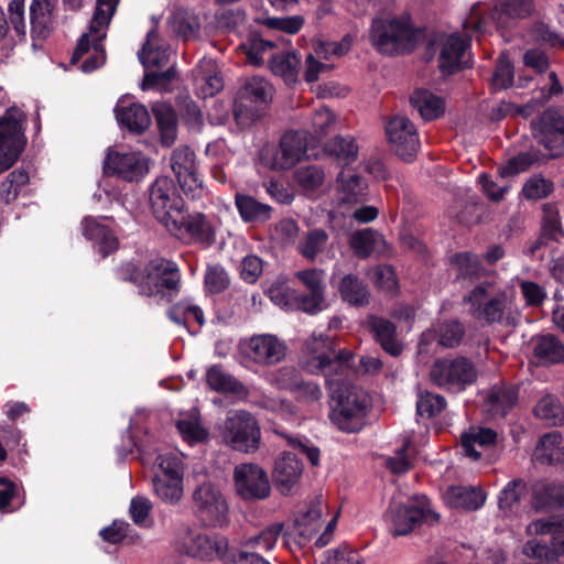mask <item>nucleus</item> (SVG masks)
Returning <instances> with one entry per match:
<instances>
[{
  "label": "nucleus",
  "mask_w": 564,
  "mask_h": 564,
  "mask_svg": "<svg viewBox=\"0 0 564 564\" xmlns=\"http://www.w3.org/2000/svg\"><path fill=\"white\" fill-rule=\"evenodd\" d=\"M305 369L312 375H323L332 400L330 421L347 433L359 432L365 425L368 406L367 394L344 378L346 361L351 354L336 349L330 337L314 333L305 343Z\"/></svg>",
  "instance_id": "f257e3e1"
},
{
  "label": "nucleus",
  "mask_w": 564,
  "mask_h": 564,
  "mask_svg": "<svg viewBox=\"0 0 564 564\" xmlns=\"http://www.w3.org/2000/svg\"><path fill=\"white\" fill-rule=\"evenodd\" d=\"M263 143L260 150L261 163L274 171L289 170L302 159H318L317 150L337 166H348L357 160L356 143Z\"/></svg>",
  "instance_id": "f03ea898"
},
{
  "label": "nucleus",
  "mask_w": 564,
  "mask_h": 564,
  "mask_svg": "<svg viewBox=\"0 0 564 564\" xmlns=\"http://www.w3.org/2000/svg\"><path fill=\"white\" fill-rule=\"evenodd\" d=\"M323 498H314L290 522H273L263 528L247 542L249 546L272 550L281 536L283 545L291 551L304 546L319 530L323 514Z\"/></svg>",
  "instance_id": "7ed1b4c3"
},
{
  "label": "nucleus",
  "mask_w": 564,
  "mask_h": 564,
  "mask_svg": "<svg viewBox=\"0 0 564 564\" xmlns=\"http://www.w3.org/2000/svg\"><path fill=\"white\" fill-rule=\"evenodd\" d=\"M462 301L468 307V314L480 323L488 325L516 324L511 312V297L494 281H482L476 284L463 296Z\"/></svg>",
  "instance_id": "20e7f679"
},
{
  "label": "nucleus",
  "mask_w": 564,
  "mask_h": 564,
  "mask_svg": "<svg viewBox=\"0 0 564 564\" xmlns=\"http://www.w3.org/2000/svg\"><path fill=\"white\" fill-rule=\"evenodd\" d=\"M118 2L119 0H97L96 2L88 32L82 34L70 58V63L76 64L91 51V55L80 66L84 73H91L105 64L106 53L102 41L106 39Z\"/></svg>",
  "instance_id": "39448f33"
},
{
  "label": "nucleus",
  "mask_w": 564,
  "mask_h": 564,
  "mask_svg": "<svg viewBox=\"0 0 564 564\" xmlns=\"http://www.w3.org/2000/svg\"><path fill=\"white\" fill-rule=\"evenodd\" d=\"M420 31L414 28L409 13L376 18L372 20L370 41L382 54L395 55L409 53L420 40Z\"/></svg>",
  "instance_id": "423d86ee"
},
{
  "label": "nucleus",
  "mask_w": 564,
  "mask_h": 564,
  "mask_svg": "<svg viewBox=\"0 0 564 564\" xmlns=\"http://www.w3.org/2000/svg\"><path fill=\"white\" fill-rule=\"evenodd\" d=\"M387 518L393 536L408 535L422 523L432 525L440 521V514L431 508L424 495H415L405 503H392Z\"/></svg>",
  "instance_id": "0eeeda50"
},
{
  "label": "nucleus",
  "mask_w": 564,
  "mask_h": 564,
  "mask_svg": "<svg viewBox=\"0 0 564 564\" xmlns=\"http://www.w3.org/2000/svg\"><path fill=\"white\" fill-rule=\"evenodd\" d=\"M221 442L234 451L254 453L261 443L257 419L246 410L229 411L220 429Z\"/></svg>",
  "instance_id": "6e6552de"
},
{
  "label": "nucleus",
  "mask_w": 564,
  "mask_h": 564,
  "mask_svg": "<svg viewBox=\"0 0 564 564\" xmlns=\"http://www.w3.org/2000/svg\"><path fill=\"white\" fill-rule=\"evenodd\" d=\"M430 380L449 392H462L477 380L476 365L467 357L438 358L430 369Z\"/></svg>",
  "instance_id": "1a4fd4ad"
},
{
  "label": "nucleus",
  "mask_w": 564,
  "mask_h": 564,
  "mask_svg": "<svg viewBox=\"0 0 564 564\" xmlns=\"http://www.w3.org/2000/svg\"><path fill=\"white\" fill-rule=\"evenodd\" d=\"M192 510L200 523L223 528L229 523V506L220 488L210 481L198 485L192 492Z\"/></svg>",
  "instance_id": "9d476101"
},
{
  "label": "nucleus",
  "mask_w": 564,
  "mask_h": 564,
  "mask_svg": "<svg viewBox=\"0 0 564 564\" xmlns=\"http://www.w3.org/2000/svg\"><path fill=\"white\" fill-rule=\"evenodd\" d=\"M530 534L550 535V540L528 541L523 553L530 557L551 560L554 554H564V514L557 513L532 521L528 528Z\"/></svg>",
  "instance_id": "9b49d317"
},
{
  "label": "nucleus",
  "mask_w": 564,
  "mask_h": 564,
  "mask_svg": "<svg viewBox=\"0 0 564 564\" xmlns=\"http://www.w3.org/2000/svg\"><path fill=\"white\" fill-rule=\"evenodd\" d=\"M170 167L186 197L199 199L205 195L204 178L198 169L196 154L189 145L182 144L172 151Z\"/></svg>",
  "instance_id": "f8f14e48"
},
{
  "label": "nucleus",
  "mask_w": 564,
  "mask_h": 564,
  "mask_svg": "<svg viewBox=\"0 0 564 564\" xmlns=\"http://www.w3.org/2000/svg\"><path fill=\"white\" fill-rule=\"evenodd\" d=\"M272 96L271 85L262 77L248 79L239 89L235 102V118L241 128L248 127L256 118L259 106L267 105Z\"/></svg>",
  "instance_id": "ddd939ff"
},
{
  "label": "nucleus",
  "mask_w": 564,
  "mask_h": 564,
  "mask_svg": "<svg viewBox=\"0 0 564 564\" xmlns=\"http://www.w3.org/2000/svg\"><path fill=\"white\" fill-rule=\"evenodd\" d=\"M175 218L166 230L188 242L212 246L215 242V228L208 217L202 213H188L185 207L175 213Z\"/></svg>",
  "instance_id": "4468645a"
},
{
  "label": "nucleus",
  "mask_w": 564,
  "mask_h": 564,
  "mask_svg": "<svg viewBox=\"0 0 564 564\" xmlns=\"http://www.w3.org/2000/svg\"><path fill=\"white\" fill-rule=\"evenodd\" d=\"M239 348L245 358L262 367H271L281 362L288 351L286 344L272 334L252 335L241 340Z\"/></svg>",
  "instance_id": "2eb2a0df"
},
{
  "label": "nucleus",
  "mask_w": 564,
  "mask_h": 564,
  "mask_svg": "<svg viewBox=\"0 0 564 564\" xmlns=\"http://www.w3.org/2000/svg\"><path fill=\"white\" fill-rule=\"evenodd\" d=\"M149 200L155 219L165 228L175 218V213L185 207L176 193L174 182L169 176L158 177L149 188Z\"/></svg>",
  "instance_id": "dca6fc26"
},
{
  "label": "nucleus",
  "mask_w": 564,
  "mask_h": 564,
  "mask_svg": "<svg viewBox=\"0 0 564 564\" xmlns=\"http://www.w3.org/2000/svg\"><path fill=\"white\" fill-rule=\"evenodd\" d=\"M234 482L237 494L243 500H263L271 492L268 474L258 464L237 465L234 469Z\"/></svg>",
  "instance_id": "f3484780"
},
{
  "label": "nucleus",
  "mask_w": 564,
  "mask_h": 564,
  "mask_svg": "<svg viewBox=\"0 0 564 564\" xmlns=\"http://www.w3.org/2000/svg\"><path fill=\"white\" fill-rule=\"evenodd\" d=\"M181 275L175 263L156 260L148 263L147 284L141 288V295L158 294L173 296L178 292Z\"/></svg>",
  "instance_id": "a211bd4d"
},
{
  "label": "nucleus",
  "mask_w": 564,
  "mask_h": 564,
  "mask_svg": "<svg viewBox=\"0 0 564 564\" xmlns=\"http://www.w3.org/2000/svg\"><path fill=\"white\" fill-rule=\"evenodd\" d=\"M105 171L128 182L142 180L150 171V159L141 152H117L109 150Z\"/></svg>",
  "instance_id": "6ab92c4d"
},
{
  "label": "nucleus",
  "mask_w": 564,
  "mask_h": 564,
  "mask_svg": "<svg viewBox=\"0 0 564 564\" xmlns=\"http://www.w3.org/2000/svg\"><path fill=\"white\" fill-rule=\"evenodd\" d=\"M294 276L302 283L307 294L295 296V304L299 310L307 314H317L325 306V272L322 269L312 268L300 270Z\"/></svg>",
  "instance_id": "aec40b11"
},
{
  "label": "nucleus",
  "mask_w": 564,
  "mask_h": 564,
  "mask_svg": "<svg viewBox=\"0 0 564 564\" xmlns=\"http://www.w3.org/2000/svg\"><path fill=\"white\" fill-rule=\"evenodd\" d=\"M564 152V143H538L531 147L529 151L521 152L510 158L498 170L501 177H512L525 172L531 165L545 163L551 159L561 156Z\"/></svg>",
  "instance_id": "412c9836"
},
{
  "label": "nucleus",
  "mask_w": 564,
  "mask_h": 564,
  "mask_svg": "<svg viewBox=\"0 0 564 564\" xmlns=\"http://www.w3.org/2000/svg\"><path fill=\"white\" fill-rule=\"evenodd\" d=\"M529 348L531 359L536 366L564 364V343L554 334L534 335L529 341Z\"/></svg>",
  "instance_id": "4be33fe9"
},
{
  "label": "nucleus",
  "mask_w": 564,
  "mask_h": 564,
  "mask_svg": "<svg viewBox=\"0 0 564 564\" xmlns=\"http://www.w3.org/2000/svg\"><path fill=\"white\" fill-rule=\"evenodd\" d=\"M469 39L456 33L442 37L440 42V68L443 73L453 74L467 66Z\"/></svg>",
  "instance_id": "5701e85b"
},
{
  "label": "nucleus",
  "mask_w": 564,
  "mask_h": 564,
  "mask_svg": "<svg viewBox=\"0 0 564 564\" xmlns=\"http://www.w3.org/2000/svg\"><path fill=\"white\" fill-rule=\"evenodd\" d=\"M229 543L223 535L195 534L186 543V552L193 557L205 561L220 560L224 563L228 557Z\"/></svg>",
  "instance_id": "b1692460"
},
{
  "label": "nucleus",
  "mask_w": 564,
  "mask_h": 564,
  "mask_svg": "<svg viewBox=\"0 0 564 564\" xmlns=\"http://www.w3.org/2000/svg\"><path fill=\"white\" fill-rule=\"evenodd\" d=\"M115 116L118 123L132 134L143 133L151 123L147 107L124 97L118 100L115 107Z\"/></svg>",
  "instance_id": "393cba45"
},
{
  "label": "nucleus",
  "mask_w": 564,
  "mask_h": 564,
  "mask_svg": "<svg viewBox=\"0 0 564 564\" xmlns=\"http://www.w3.org/2000/svg\"><path fill=\"white\" fill-rule=\"evenodd\" d=\"M303 474V464L296 454L283 452L275 459L273 467V480L283 495H289L299 482Z\"/></svg>",
  "instance_id": "a878e982"
},
{
  "label": "nucleus",
  "mask_w": 564,
  "mask_h": 564,
  "mask_svg": "<svg viewBox=\"0 0 564 564\" xmlns=\"http://www.w3.org/2000/svg\"><path fill=\"white\" fill-rule=\"evenodd\" d=\"M338 293L341 301L352 307H366L371 302L369 285L359 275L345 274L338 283Z\"/></svg>",
  "instance_id": "bb28decb"
},
{
  "label": "nucleus",
  "mask_w": 564,
  "mask_h": 564,
  "mask_svg": "<svg viewBox=\"0 0 564 564\" xmlns=\"http://www.w3.org/2000/svg\"><path fill=\"white\" fill-rule=\"evenodd\" d=\"M138 56L147 69L161 68L169 63V46L155 28L148 32L147 40L141 51H139Z\"/></svg>",
  "instance_id": "cd10ccee"
},
{
  "label": "nucleus",
  "mask_w": 564,
  "mask_h": 564,
  "mask_svg": "<svg viewBox=\"0 0 564 564\" xmlns=\"http://www.w3.org/2000/svg\"><path fill=\"white\" fill-rule=\"evenodd\" d=\"M367 324L386 352L393 357H398L402 352L403 345L398 339L397 328L392 322L380 316L370 315Z\"/></svg>",
  "instance_id": "c85d7f7f"
},
{
  "label": "nucleus",
  "mask_w": 564,
  "mask_h": 564,
  "mask_svg": "<svg viewBox=\"0 0 564 564\" xmlns=\"http://www.w3.org/2000/svg\"><path fill=\"white\" fill-rule=\"evenodd\" d=\"M83 235L95 242V248L101 257H107L118 248V240L111 230L93 217H86L82 223Z\"/></svg>",
  "instance_id": "c756f323"
},
{
  "label": "nucleus",
  "mask_w": 564,
  "mask_h": 564,
  "mask_svg": "<svg viewBox=\"0 0 564 564\" xmlns=\"http://www.w3.org/2000/svg\"><path fill=\"white\" fill-rule=\"evenodd\" d=\"M410 104L425 121L441 118L446 110L444 98L424 88L413 91Z\"/></svg>",
  "instance_id": "7c9ffc66"
},
{
  "label": "nucleus",
  "mask_w": 564,
  "mask_h": 564,
  "mask_svg": "<svg viewBox=\"0 0 564 564\" xmlns=\"http://www.w3.org/2000/svg\"><path fill=\"white\" fill-rule=\"evenodd\" d=\"M338 193L341 203L359 204L368 198V183L359 175L341 171L337 175Z\"/></svg>",
  "instance_id": "2f4dec72"
},
{
  "label": "nucleus",
  "mask_w": 564,
  "mask_h": 564,
  "mask_svg": "<svg viewBox=\"0 0 564 564\" xmlns=\"http://www.w3.org/2000/svg\"><path fill=\"white\" fill-rule=\"evenodd\" d=\"M271 72L283 79V82L292 86L299 80L301 69V55L295 51L282 52L271 56Z\"/></svg>",
  "instance_id": "473e14b6"
},
{
  "label": "nucleus",
  "mask_w": 564,
  "mask_h": 564,
  "mask_svg": "<svg viewBox=\"0 0 564 564\" xmlns=\"http://www.w3.org/2000/svg\"><path fill=\"white\" fill-rule=\"evenodd\" d=\"M445 500L452 508L474 511L485 503L486 496L476 487L453 486L448 488Z\"/></svg>",
  "instance_id": "72a5a7b5"
},
{
  "label": "nucleus",
  "mask_w": 564,
  "mask_h": 564,
  "mask_svg": "<svg viewBox=\"0 0 564 564\" xmlns=\"http://www.w3.org/2000/svg\"><path fill=\"white\" fill-rule=\"evenodd\" d=\"M350 248L360 259L368 258L375 251H381L386 240L381 234L372 228L355 231L349 239Z\"/></svg>",
  "instance_id": "f704fd0d"
},
{
  "label": "nucleus",
  "mask_w": 564,
  "mask_h": 564,
  "mask_svg": "<svg viewBox=\"0 0 564 564\" xmlns=\"http://www.w3.org/2000/svg\"><path fill=\"white\" fill-rule=\"evenodd\" d=\"M152 112L161 141H175L178 130V118L175 109L167 102H155L152 106Z\"/></svg>",
  "instance_id": "c9c22d12"
},
{
  "label": "nucleus",
  "mask_w": 564,
  "mask_h": 564,
  "mask_svg": "<svg viewBox=\"0 0 564 564\" xmlns=\"http://www.w3.org/2000/svg\"><path fill=\"white\" fill-rule=\"evenodd\" d=\"M206 383L212 390L220 393H234L238 395L246 393L245 386L218 365H214L207 369Z\"/></svg>",
  "instance_id": "e433bc0d"
},
{
  "label": "nucleus",
  "mask_w": 564,
  "mask_h": 564,
  "mask_svg": "<svg viewBox=\"0 0 564 564\" xmlns=\"http://www.w3.org/2000/svg\"><path fill=\"white\" fill-rule=\"evenodd\" d=\"M235 202L240 217L247 223H263L271 218V206L258 202L252 196L237 194Z\"/></svg>",
  "instance_id": "4c0bfd02"
},
{
  "label": "nucleus",
  "mask_w": 564,
  "mask_h": 564,
  "mask_svg": "<svg viewBox=\"0 0 564 564\" xmlns=\"http://www.w3.org/2000/svg\"><path fill=\"white\" fill-rule=\"evenodd\" d=\"M25 115L17 107L9 108L0 118V141H25Z\"/></svg>",
  "instance_id": "58836bf2"
},
{
  "label": "nucleus",
  "mask_w": 564,
  "mask_h": 564,
  "mask_svg": "<svg viewBox=\"0 0 564 564\" xmlns=\"http://www.w3.org/2000/svg\"><path fill=\"white\" fill-rule=\"evenodd\" d=\"M561 441L557 432L543 435L534 452L536 459L550 465L564 463V447L561 446Z\"/></svg>",
  "instance_id": "ea45409f"
},
{
  "label": "nucleus",
  "mask_w": 564,
  "mask_h": 564,
  "mask_svg": "<svg viewBox=\"0 0 564 564\" xmlns=\"http://www.w3.org/2000/svg\"><path fill=\"white\" fill-rule=\"evenodd\" d=\"M535 509L564 506V484L540 482L533 489Z\"/></svg>",
  "instance_id": "a19ab883"
},
{
  "label": "nucleus",
  "mask_w": 564,
  "mask_h": 564,
  "mask_svg": "<svg viewBox=\"0 0 564 564\" xmlns=\"http://www.w3.org/2000/svg\"><path fill=\"white\" fill-rule=\"evenodd\" d=\"M497 438V433L487 427L474 429L469 433H466L462 436V447L464 448L465 454L477 460L481 457V453L476 451L475 446L487 447L495 444Z\"/></svg>",
  "instance_id": "79ce46f5"
},
{
  "label": "nucleus",
  "mask_w": 564,
  "mask_h": 564,
  "mask_svg": "<svg viewBox=\"0 0 564 564\" xmlns=\"http://www.w3.org/2000/svg\"><path fill=\"white\" fill-rule=\"evenodd\" d=\"M517 400L518 389L510 384L492 387L487 397L491 411L501 415H505L517 403Z\"/></svg>",
  "instance_id": "37998d69"
},
{
  "label": "nucleus",
  "mask_w": 564,
  "mask_h": 564,
  "mask_svg": "<svg viewBox=\"0 0 564 564\" xmlns=\"http://www.w3.org/2000/svg\"><path fill=\"white\" fill-rule=\"evenodd\" d=\"M327 241L328 234L324 229H312L303 237L297 250L305 259L313 261L325 250Z\"/></svg>",
  "instance_id": "c03bdc74"
},
{
  "label": "nucleus",
  "mask_w": 564,
  "mask_h": 564,
  "mask_svg": "<svg viewBox=\"0 0 564 564\" xmlns=\"http://www.w3.org/2000/svg\"><path fill=\"white\" fill-rule=\"evenodd\" d=\"M156 496L165 503L175 505L183 496L182 478L155 477L152 480Z\"/></svg>",
  "instance_id": "a18cd8bd"
},
{
  "label": "nucleus",
  "mask_w": 564,
  "mask_h": 564,
  "mask_svg": "<svg viewBox=\"0 0 564 564\" xmlns=\"http://www.w3.org/2000/svg\"><path fill=\"white\" fill-rule=\"evenodd\" d=\"M533 129L543 134L564 135V111L556 108L546 109L535 121Z\"/></svg>",
  "instance_id": "49530a36"
},
{
  "label": "nucleus",
  "mask_w": 564,
  "mask_h": 564,
  "mask_svg": "<svg viewBox=\"0 0 564 564\" xmlns=\"http://www.w3.org/2000/svg\"><path fill=\"white\" fill-rule=\"evenodd\" d=\"M170 23L173 31L185 40L196 37L200 29L197 17L186 10H177Z\"/></svg>",
  "instance_id": "de8ad7c7"
},
{
  "label": "nucleus",
  "mask_w": 564,
  "mask_h": 564,
  "mask_svg": "<svg viewBox=\"0 0 564 564\" xmlns=\"http://www.w3.org/2000/svg\"><path fill=\"white\" fill-rule=\"evenodd\" d=\"M447 402L438 393L430 391H420L416 400V412L420 416L434 417L443 412Z\"/></svg>",
  "instance_id": "09e8293b"
},
{
  "label": "nucleus",
  "mask_w": 564,
  "mask_h": 564,
  "mask_svg": "<svg viewBox=\"0 0 564 564\" xmlns=\"http://www.w3.org/2000/svg\"><path fill=\"white\" fill-rule=\"evenodd\" d=\"M458 269V278L479 279L484 276L487 270L481 264L478 256L470 252L457 253L453 258Z\"/></svg>",
  "instance_id": "8fccbe9b"
},
{
  "label": "nucleus",
  "mask_w": 564,
  "mask_h": 564,
  "mask_svg": "<svg viewBox=\"0 0 564 564\" xmlns=\"http://www.w3.org/2000/svg\"><path fill=\"white\" fill-rule=\"evenodd\" d=\"M388 141H414L417 139L416 128L406 117L397 116L386 126Z\"/></svg>",
  "instance_id": "3c124183"
},
{
  "label": "nucleus",
  "mask_w": 564,
  "mask_h": 564,
  "mask_svg": "<svg viewBox=\"0 0 564 564\" xmlns=\"http://www.w3.org/2000/svg\"><path fill=\"white\" fill-rule=\"evenodd\" d=\"M437 343L446 348L457 347L465 337V326L456 319L445 321L437 327Z\"/></svg>",
  "instance_id": "603ef678"
},
{
  "label": "nucleus",
  "mask_w": 564,
  "mask_h": 564,
  "mask_svg": "<svg viewBox=\"0 0 564 564\" xmlns=\"http://www.w3.org/2000/svg\"><path fill=\"white\" fill-rule=\"evenodd\" d=\"M536 417L544 420L550 425H557L562 422V405L560 400L551 394L543 397L534 408Z\"/></svg>",
  "instance_id": "864d4df0"
},
{
  "label": "nucleus",
  "mask_w": 564,
  "mask_h": 564,
  "mask_svg": "<svg viewBox=\"0 0 564 564\" xmlns=\"http://www.w3.org/2000/svg\"><path fill=\"white\" fill-rule=\"evenodd\" d=\"M254 535L246 539L242 543L241 550H229L228 557L226 558L227 564H271L262 555L258 553V550L267 551L260 546H249L247 542Z\"/></svg>",
  "instance_id": "5fc2aeb1"
},
{
  "label": "nucleus",
  "mask_w": 564,
  "mask_h": 564,
  "mask_svg": "<svg viewBox=\"0 0 564 564\" xmlns=\"http://www.w3.org/2000/svg\"><path fill=\"white\" fill-rule=\"evenodd\" d=\"M527 492V485L522 479L509 481L498 497L499 509L503 512L511 511Z\"/></svg>",
  "instance_id": "6e6d98bb"
},
{
  "label": "nucleus",
  "mask_w": 564,
  "mask_h": 564,
  "mask_svg": "<svg viewBox=\"0 0 564 564\" xmlns=\"http://www.w3.org/2000/svg\"><path fill=\"white\" fill-rule=\"evenodd\" d=\"M513 82V66L505 55H501L497 61L495 72L491 76V88L494 90H503L511 87Z\"/></svg>",
  "instance_id": "4d7b16f0"
},
{
  "label": "nucleus",
  "mask_w": 564,
  "mask_h": 564,
  "mask_svg": "<svg viewBox=\"0 0 564 564\" xmlns=\"http://www.w3.org/2000/svg\"><path fill=\"white\" fill-rule=\"evenodd\" d=\"M296 183L305 191H315L324 180V171L316 165L302 166L294 173Z\"/></svg>",
  "instance_id": "13d9d810"
},
{
  "label": "nucleus",
  "mask_w": 564,
  "mask_h": 564,
  "mask_svg": "<svg viewBox=\"0 0 564 564\" xmlns=\"http://www.w3.org/2000/svg\"><path fill=\"white\" fill-rule=\"evenodd\" d=\"M554 189L551 181L542 176H532L523 185L522 193L527 199H542L547 197Z\"/></svg>",
  "instance_id": "bf43d9fd"
},
{
  "label": "nucleus",
  "mask_w": 564,
  "mask_h": 564,
  "mask_svg": "<svg viewBox=\"0 0 564 564\" xmlns=\"http://www.w3.org/2000/svg\"><path fill=\"white\" fill-rule=\"evenodd\" d=\"M178 432L188 443H199L208 438V431L197 419L180 420L176 424Z\"/></svg>",
  "instance_id": "052dcab7"
},
{
  "label": "nucleus",
  "mask_w": 564,
  "mask_h": 564,
  "mask_svg": "<svg viewBox=\"0 0 564 564\" xmlns=\"http://www.w3.org/2000/svg\"><path fill=\"white\" fill-rule=\"evenodd\" d=\"M373 284L386 293H393L398 289V279L391 265H378L371 276Z\"/></svg>",
  "instance_id": "680f3d73"
},
{
  "label": "nucleus",
  "mask_w": 564,
  "mask_h": 564,
  "mask_svg": "<svg viewBox=\"0 0 564 564\" xmlns=\"http://www.w3.org/2000/svg\"><path fill=\"white\" fill-rule=\"evenodd\" d=\"M117 274L121 281L134 284L141 295V288L143 284H147L148 264L144 268H140L132 262H127L118 269Z\"/></svg>",
  "instance_id": "e2e57ef3"
},
{
  "label": "nucleus",
  "mask_w": 564,
  "mask_h": 564,
  "mask_svg": "<svg viewBox=\"0 0 564 564\" xmlns=\"http://www.w3.org/2000/svg\"><path fill=\"white\" fill-rule=\"evenodd\" d=\"M32 47L36 50L41 43L46 40L53 31L54 15L40 17L30 20Z\"/></svg>",
  "instance_id": "0e129e2a"
},
{
  "label": "nucleus",
  "mask_w": 564,
  "mask_h": 564,
  "mask_svg": "<svg viewBox=\"0 0 564 564\" xmlns=\"http://www.w3.org/2000/svg\"><path fill=\"white\" fill-rule=\"evenodd\" d=\"M9 21L20 41L26 40L24 0H11L8 4Z\"/></svg>",
  "instance_id": "69168bd1"
},
{
  "label": "nucleus",
  "mask_w": 564,
  "mask_h": 564,
  "mask_svg": "<svg viewBox=\"0 0 564 564\" xmlns=\"http://www.w3.org/2000/svg\"><path fill=\"white\" fill-rule=\"evenodd\" d=\"M205 285L210 293H220L229 285V278L219 264L208 265L205 273Z\"/></svg>",
  "instance_id": "338daca9"
},
{
  "label": "nucleus",
  "mask_w": 564,
  "mask_h": 564,
  "mask_svg": "<svg viewBox=\"0 0 564 564\" xmlns=\"http://www.w3.org/2000/svg\"><path fill=\"white\" fill-rule=\"evenodd\" d=\"M326 564H362L358 552L344 544L327 551Z\"/></svg>",
  "instance_id": "774afa93"
}]
</instances>
